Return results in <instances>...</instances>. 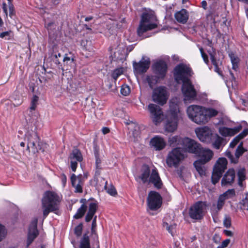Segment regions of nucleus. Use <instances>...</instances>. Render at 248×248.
<instances>
[{"label":"nucleus","instance_id":"33","mask_svg":"<svg viewBox=\"0 0 248 248\" xmlns=\"http://www.w3.org/2000/svg\"><path fill=\"white\" fill-rule=\"evenodd\" d=\"M204 110L205 116L207 119V123L211 118L216 116L218 113L217 110L213 108H206L204 107Z\"/></svg>","mask_w":248,"mask_h":248},{"label":"nucleus","instance_id":"15","mask_svg":"<svg viewBox=\"0 0 248 248\" xmlns=\"http://www.w3.org/2000/svg\"><path fill=\"white\" fill-rule=\"evenodd\" d=\"M201 144L197 142L195 140L189 138H183L182 144H181V149L184 152H188L195 154L199 149Z\"/></svg>","mask_w":248,"mask_h":248},{"label":"nucleus","instance_id":"24","mask_svg":"<svg viewBox=\"0 0 248 248\" xmlns=\"http://www.w3.org/2000/svg\"><path fill=\"white\" fill-rule=\"evenodd\" d=\"M149 145L155 150L160 151L165 147L166 143L163 138L160 136L156 135L151 139Z\"/></svg>","mask_w":248,"mask_h":248},{"label":"nucleus","instance_id":"56","mask_svg":"<svg viewBox=\"0 0 248 248\" xmlns=\"http://www.w3.org/2000/svg\"><path fill=\"white\" fill-rule=\"evenodd\" d=\"M230 239H226L224 241H223L222 242V245L223 247H226L230 243Z\"/></svg>","mask_w":248,"mask_h":248},{"label":"nucleus","instance_id":"25","mask_svg":"<svg viewBox=\"0 0 248 248\" xmlns=\"http://www.w3.org/2000/svg\"><path fill=\"white\" fill-rule=\"evenodd\" d=\"M241 125L233 128H228L225 126H220L218 128L219 134L223 137H232L239 133L242 129Z\"/></svg>","mask_w":248,"mask_h":248},{"label":"nucleus","instance_id":"13","mask_svg":"<svg viewBox=\"0 0 248 248\" xmlns=\"http://www.w3.org/2000/svg\"><path fill=\"white\" fill-rule=\"evenodd\" d=\"M235 195V191L233 189H228L221 194L217 200V204H213L211 208L212 214H217L224 206L226 200L233 197Z\"/></svg>","mask_w":248,"mask_h":248},{"label":"nucleus","instance_id":"12","mask_svg":"<svg viewBox=\"0 0 248 248\" xmlns=\"http://www.w3.org/2000/svg\"><path fill=\"white\" fill-rule=\"evenodd\" d=\"M181 91L185 101H193L197 97V92L190 80L183 82Z\"/></svg>","mask_w":248,"mask_h":248},{"label":"nucleus","instance_id":"46","mask_svg":"<svg viewBox=\"0 0 248 248\" xmlns=\"http://www.w3.org/2000/svg\"><path fill=\"white\" fill-rule=\"evenodd\" d=\"M130 90L129 86L127 85L122 86L121 89V93L124 96L128 95L130 93Z\"/></svg>","mask_w":248,"mask_h":248},{"label":"nucleus","instance_id":"31","mask_svg":"<svg viewBox=\"0 0 248 248\" xmlns=\"http://www.w3.org/2000/svg\"><path fill=\"white\" fill-rule=\"evenodd\" d=\"M39 138L36 133H32L30 137L28 138V145L27 148H35L36 143L38 141Z\"/></svg>","mask_w":248,"mask_h":248},{"label":"nucleus","instance_id":"22","mask_svg":"<svg viewBox=\"0 0 248 248\" xmlns=\"http://www.w3.org/2000/svg\"><path fill=\"white\" fill-rule=\"evenodd\" d=\"M71 182L72 186L75 188L76 193H82L84 185V180L81 174L78 176L72 174L71 176Z\"/></svg>","mask_w":248,"mask_h":248},{"label":"nucleus","instance_id":"53","mask_svg":"<svg viewBox=\"0 0 248 248\" xmlns=\"http://www.w3.org/2000/svg\"><path fill=\"white\" fill-rule=\"evenodd\" d=\"M102 131L103 134H106L109 132V129L107 127H104L102 129Z\"/></svg>","mask_w":248,"mask_h":248},{"label":"nucleus","instance_id":"37","mask_svg":"<svg viewBox=\"0 0 248 248\" xmlns=\"http://www.w3.org/2000/svg\"><path fill=\"white\" fill-rule=\"evenodd\" d=\"M229 57L232 63V68L235 71H237L238 68V63L239 62V59L238 57L235 55L233 53H230Z\"/></svg>","mask_w":248,"mask_h":248},{"label":"nucleus","instance_id":"7","mask_svg":"<svg viewBox=\"0 0 248 248\" xmlns=\"http://www.w3.org/2000/svg\"><path fill=\"white\" fill-rule=\"evenodd\" d=\"M185 157L180 147H175L169 153L166 158V163L170 167L177 168Z\"/></svg>","mask_w":248,"mask_h":248},{"label":"nucleus","instance_id":"5","mask_svg":"<svg viewBox=\"0 0 248 248\" xmlns=\"http://www.w3.org/2000/svg\"><path fill=\"white\" fill-rule=\"evenodd\" d=\"M188 117L194 123L204 124L207 123L205 116L204 107L198 105H191L187 108Z\"/></svg>","mask_w":248,"mask_h":248},{"label":"nucleus","instance_id":"50","mask_svg":"<svg viewBox=\"0 0 248 248\" xmlns=\"http://www.w3.org/2000/svg\"><path fill=\"white\" fill-rule=\"evenodd\" d=\"M9 16L11 18H12L15 15V10L14 9V5L12 2L9 3Z\"/></svg>","mask_w":248,"mask_h":248},{"label":"nucleus","instance_id":"23","mask_svg":"<svg viewBox=\"0 0 248 248\" xmlns=\"http://www.w3.org/2000/svg\"><path fill=\"white\" fill-rule=\"evenodd\" d=\"M150 64V61L149 58L145 59L142 57L139 62H133V68L134 70L138 74H142L147 71L149 69Z\"/></svg>","mask_w":248,"mask_h":248},{"label":"nucleus","instance_id":"17","mask_svg":"<svg viewBox=\"0 0 248 248\" xmlns=\"http://www.w3.org/2000/svg\"><path fill=\"white\" fill-rule=\"evenodd\" d=\"M148 108L153 123L155 125L160 123L163 120V114L160 107L154 104H150Z\"/></svg>","mask_w":248,"mask_h":248},{"label":"nucleus","instance_id":"14","mask_svg":"<svg viewBox=\"0 0 248 248\" xmlns=\"http://www.w3.org/2000/svg\"><path fill=\"white\" fill-rule=\"evenodd\" d=\"M162 197L157 192L150 191L147 198V205L151 210H156L160 207L162 204Z\"/></svg>","mask_w":248,"mask_h":248},{"label":"nucleus","instance_id":"26","mask_svg":"<svg viewBox=\"0 0 248 248\" xmlns=\"http://www.w3.org/2000/svg\"><path fill=\"white\" fill-rule=\"evenodd\" d=\"M235 177V172L233 169H230L225 173L221 180V185L226 186L231 185L234 182Z\"/></svg>","mask_w":248,"mask_h":248},{"label":"nucleus","instance_id":"51","mask_svg":"<svg viewBox=\"0 0 248 248\" xmlns=\"http://www.w3.org/2000/svg\"><path fill=\"white\" fill-rule=\"evenodd\" d=\"M11 32H12L10 31L2 32L0 33V37L1 38H5V39L9 40L10 39L9 37L10 36Z\"/></svg>","mask_w":248,"mask_h":248},{"label":"nucleus","instance_id":"6","mask_svg":"<svg viewBox=\"0 0 248 248\" xmlns=\"http://www.w3.org/2000/svg\"><path fill=\"white\" fill-rule=\"evenodd\" d=\"M193 74L191 68L184 63L177 65L174 69V78L175 80L179 83L190 80L189 78Z\"/></svg>","mask_w":248,"mask_h":248},{"label":"nucleus","instance_id":"64","mask_svg":"<svg viewBox=\"0 0 248 248\" xmlns=\"http://www.w3.org/2000/svg\"><path fill=\"white\" fill-rule=\"evenodd\" d=\"M93 18V16H90L86 17L85 19V20L86 21H89L91 20Z\"/></svg>","mask_w":248,"mask_h":248},{"label":"nucleus","instance_id":"30","mask_svg":"<svg viewBox=\"0 0 248 248\" xmlns=\"http://www.w3.org/2000/svg\"><path fill=\"white\" fill-rule=\"evenodd\" d=\"M183 140V138H181L178 136H175L170 138L168 142L170 146L172 147H180L181 148Z\"/></svg>","mask_w":248,"mask_h":248},{"label":"nucleus","instance_id":"63","mask_svg":"<svg viewBox=\"0 0 248 248\" xmlns=\"http://www.w3.org/2000/svg\"><path fill=\"white\" fill-rule=\"evenodd\" d=\"M60 0H52L53 4L54 5H57L59 3Z\"/></svg>","mask_w":248,"mask_h":248},{"label":"nucleus","instance_id":"43","mask_svg":"<svg viewBox=\"0 0 248 248\" xmlns=\"http://www.w3.org/2000/svg\"><path fill=\"white\" fill-rule=\"evenodd\" d=\"M163 227L166 229V230L170 233L171 235L173 236L174 233V230L175 229L176 225L175 224H172L169 225V224L167 222L163 223Z\"/></svg>","mask_w":248,"mask_h":248},{"label":"nucleus","instance_id":"11","mask_svg":"<svg viewBox=\"0 0 248 248\" xmlns=\"http://www.w3.org/2000/svg\"><path fill=\"white\" fill-rule=\"evenodd\" d=\"M169 96V93L166 87L159 86L153 91V101L161 106L166 103Z\"/></svg>","mask_w":248,"mask_h":248},{"label":"nucleus","instance_id":"8","mask_svg":"<svg viewBox=\"0 0 248 248\" xmlns=\"http://www.w3.org/2000/svg\"><path fill=\"white\" fill-rule=\"evenodd\" d=\"M208 204L206 201H198L192 205L189 210V217L194 220L202 219Z\"/></svg>","mask_w":248,"mask_h":248},{"label":"nucleus","instance_id":"40","mask_svg":"<svg viewBox=\"0 0 248 248\" xmlns=\"http://www.w3.org/2000/svg\"><path fill=\"white\" fill-rule=\"evenodd\" d=\"M238 184L241 186L242 181L245 179V170L244 168L240 169L238 171Z\"/></svg>","mask_w":248,"mask_h":248},{"label":"nucleus","instance_id":"20","mask_svg":"<svg viewBox=\"0 0 248 248\" xmlns=\"http://www.w3.org/2000/svg\"><path fill=\"white\" fill-rule=\"evenodd\" d=\"M37 222L38 219L37 218H34L32 220L29 225L27 241L28 247L31 244L39 234L37 228Z\"/></svg>","mask_w":248,"mask_h":248},{"label":"nucleus","instance_id":"52","mask_svg":"<svg viewBox=\"0 0 248 248\" xmlns=\"http://www.w3.org/2000/svg\"><path fill=\"white\" fill-rule=\"evenodd\" d=\"M225 155L230 160L231 163H233V160H235L234 156L232 154L231 152L226 151Z\"/></svg>","mask_w":248,"mask_h":248},{"label":"nucleus","instance_id":"49","mask_svg":"<svg viewBox=\"0 0 248 248\" xmlns=\"http://www.w3.org/2000/svg\"><path fill=\"white\" fill-rule=\"evenodd\" d=\"M200 51L204 62L205 63L208 64L209 62L208 56L204 52L203 49L202 47L200 48Z\"/></svg>","mask_w":248,"mask_h":248},{"label":"nucleus","instance_id":"34","mask_svg":"<svg viewBox=\"0 0 248 248\" xmlns=\"http://www.w3.org/2000/svg\"><path fill=\"white\" fill-rule=\"evenodd\" d=\"M101 180L105 183L104 189L107 193L112 196H116L117 192L114 186L112 185L108 186V182L103 178H101Z\"/></svg>","mask_w":248,"mask_h":248},{"label":"nucleus","instance_id":"42","mask_svg":"<svg viewBox=\"0 0 248 248\" xmlns=\"http://www.w3.org/2000/svg\"><path fill=\"white\" fill-rule=\"evenodd\" d=\"M12 101L15 107H17L22 103L23 100L20 96L16 95L12 97Z\"/></svg>","mask_w":248,"mask_h":248},{"label":"nucleus","instance_id":"18","mask_svg":"<svg viewBox=\"0 0 248 248\" xmlns=\"http://www.w3.org/2000/svg\"><path fill=\"white\" fill-rule=\"evenodd\" d=\"M68 158L70 162L71 168L73 171L75 172L78 162H81L83 160V156L80 151L77 148H75L70 154Z\"/></svg>","mask_w":248,"mask_h":248},{"label":"nucleus","instance_id":"36","mask_svg":"<svg viewBox=\"0 0 248 248\" xmlns=\"http://www.w3.org/2000/svg\"><path fill=\"white\" fill-rule=\"evenodd\" d=\"M87 205H81V206L78 209L76 213L74 216V218L75 219H79L81 218L85 214L86 211L88 207V204Z\"/></svg>","mask_w":248,"mask_h":248},{"label":"nucleus","instance_id":"47","mask_svg":"<svg viewBox=\"0 0 248 248\" xmlns=\"http://www.w3.org/2000/svg\"><path fill=\"white\" fill-rule=\"evenodd\" d=\"M6 231L5 227L0 224V241H1L5 236Z\"/></svg>","mask_w":248,"mask_h":248},{"label":"nucleus","instance_id":"10","mask_svg":"<svg viewBox=\"0 0 248 248\" xmlns=\"http://www.w3.org/2000/svg\"><path fill=\"white\" fill-rule=\"evenodd\" d=\"M227 160L224 157H221L218 159L214 167L212 175V181L214 184H216L218 182L221 177L223 173L227 168Z\"/></svg>","mask_w":248,"mask_h":248},{"label":"nucleus","instance_id":"1","mask_svg":"<svg viewBox=\"0 0 248 248\" xmlns=\"http://www.w3.org/2000/svg\"><path fill=\"white\" fill-rule=\"evenodd\" d=\"M61 198L56 193L47 191L44 194L42 200L43 217L45 218L50 212L58 214Z\"/></svg>","mask_w":248,"mask_h":248},{"label":"nucleus","instance_id":"4","mask_svg":"<svg viewBox=\"0 0 248 248\" xmlns=\"http://www.w3.org/2000/svg\"><path fill=\"white\" fill-rule=\"evenodd\" d=\"M170 120H168L166 124L165 129L168 132H172L177 129L178 121L182 118V113L177 104L170 103Z\"/></svg>","mask_w":248,"mask_h":248},{"label":"nucleus","instance_id":"28","mask_svg":"<svg viewBox=\"0 0 248 248\" xmlns=\"http://www.w3.org/2000/svg\"><path fill=\"white\" fill-rule=\"evenodd\" d=\"M174 17L177 22L185 24L188 19L189 15L188 12L186 9H182L175 13Z\"/></svg>","mask_w":248,"mask_h":248},{"label":"nucleus","instance_id":"3","mask_svg":"<svg viewBox=\"0 0 248 248\" xmlns=\"http://www.w3.org/2000/svg\"><path fill=\"white\" fill-rule=\"evenodd\" d=\"M139 178L144 184L147 182L153 184L157 189L161 188L163 185L157 169L154 168L151 171L149 166L146 165L142 166Z\"/></svg>","mask_w":248,"mask_h":248},{"label":"nucleus","instance_id":"57","mask_svg":"<svg viewBox=\"0 0 248 248\" xmlns=\"http://www.w3.org/2000/svg\"><path fill=\"white\" fill-rule=\"evenodd\" d=\"M62 181L63 184L64 185L66 183V176L64 174L62 175Z\"/></svg>","mask_w":248,"mask_h":248},{"label":"nucleus","instance_id":"48","mask_svg":"<svg viewBox=\"0 0 248 248\" xmlns=\"http://www.w3.org/2000/svg\"><path fill=\"white\" fill-rule=\"evenodd\" d=\"M211 59L212 63L215 66V71L216 72H217L218 74L221 75L220 72V70H219V68L217 67L216 61L214 56L212 55H211Z\"/></svg>","mask_w":248,"mask_h":248},{"label":"nucleus","instance_id":"9","mask_svg":"<svg viewBox=\"0 0 248 248\" xmlns=\"http://www.w3.org/2000/svg\"><path fill=\"white\" fill-rule=\"evenodd\" d=\"M88 205V210L85 220L86 222H89L93 219L91 228L92 233L94 235L96 239H98V236L96 232L97 216H94L98 208L97 203L96 202H91Z\"/></svg>","mask_w":248,"mask_h":248},{"label":"nucleus","instance_id":"39","mask_svg":"<svg viewBox=\"0 0 248 248\" xmlns=\"http://www.w3.org/2000/svg\"><path fill=\"white\" fill-rule=\"evenodd\" d=\"M124 72V68L123 67H120L115 69L112 73V77L113 78L116 80L118 78L123 74Z\"/></svg>","mask_w":248,"mask_h":248},{"label":"nucleus","instance_id":"35","mask_svg":"<svg viewBox=\"0 0 248 248\" xmlns=\"http://www.w3.org/2000/svg\"><path fill=\"white\" fill-rule=\"evenodd\" d=\"M202 162L197 160L194 162V165L197 171L198 172L200 175H203L205 174V170L204 168V164Z\"/></svg>","mask_w":248,"mask_h":248},{"label":"nucleus","instance_id":"16","mask_svg":"<svg viewBox=\"0 0 248 248\" xmlns=\"http://www.w3.org/2000/svg\"><path fill=\"white\" fill-rule=\"evenodd\" d=\"M195 133L200 141L206 143H210L214 134L210 128L207 126L197 128Z\"/></svg>","mask_w":248,"mask_h":248},{"label":"nucleus","instance_id":"32","mask_svg":"<svg viewBox=\"0 0 248 248\" xmlns=\"http://www.w3.org/2000/svg\"><path fill=\"white\" fill-rule=\"evenodd\" d=\"M246 151L243 147V142H241L238 146L235 152V160H233V163L236 164L238 162L239 158L244 154Z\"/></svg>","mask_w":248,"mask_h":248},{"label":"nucleus","instance_id":"55","mask_svg":"<svg viewBox=\"0 0 248 248\" xmlns=\"http://www.w3.org/2000/svg\"><path fill=\"white\" fill-rule=\"evenodd\" d=\"M91 202H93L91 201ZM80 202L82 203V205H87V203L91 202H87L85 199H81L80 200Z\"/></svg>","mask_w":248,"mask_h":248},{"label":"nucleus","instance_id":"2","mask_svg":"<svg viewBox=\"0 0 248 248\" xmlns=\"http://www.w3.org/2000/svg\"><path fill=\"white\" fill-rule=\"evenodd\" d=\"M158 22L153 11H146L142 14L139 27L137 29L138 35L144 38L147 36L144 33L157 27Z\"/></svg>","mask_w":248,"mask_h":248},{"label":"nucleus","instance_id":"27","mask_svg":"<svg viewBox=\"0 0 248 248\" xmlns=\"http://www.w3.org/2000/svg\"><path fill=\"white\" fill-rule=\"evenodd\" d=\"M211 143H212L213 147L217 150L222 148L226 144L224 138L221 137L217 134H214Z\"/></svg>","mask_w":248,"mask_h":248},{"label":"nucleus","instance_id":"44","mask_svg":"<svg viewBox=\"0 0 248 248\" xmlns=\"http://www.w3.org/2000/svg\"><path fill=\"white\" fill-rule=\"evenodd\" d=\"M223 225L226 228H230L231 226V218L230 217L227 215L224 216L223 220Z\"/></svg>","mask_w":248,"mask_h":248},{"label":"nucleus","instance_id":"58","mask_svg":"<svg viewBox=\"0 0 248 248\" xmlns=\"http://www.w3.org/2000/svg\"><path fill=\"white\" fill-rule=\"evenodd\" d=\"M202 7L206 10L207 9V2L205 0H202L201 2Z\"/></svg>","mask_w":248,"mask_h":248},{"label":"nucleus","instance_id":"54","mask_svg":"<svg viewBox=\"0 0 248 248\" xmlns=\"http://www.w3.org/2000/svg\"><path fill=\"white\" fill-rule=\"evenodd\" d=\"M95 158L96 168H98L99 167V165L101 163V160L97 155H95Z\"/></svg>","mask_w":248,"mask_h":248},{"label":"nucleus","instance_id":"60","mask_svg":"<svg viewBox=\"0 0 248 248\" xmlns=\"http://www.w3.org/2000/svg\"><path fill=\"white\" fill-rule=\"evenodd\" d=\"M70 58L67 56V55H65L63 59V61L64 62H68L70 61Z\"/></svg>","mask_w":248,"mask_h":248},{"label":"nucleus","instance_id":"61","mask_svg":"<svg viewBox=\"0 0 248 248\" xmlns=\"http://www.w3.org/2000/svg\"><path fill=\"white\" fill-rule=\"evenodd\" d=\"M230 74L231 76V78H232V81H235V78L234 77V76L233 75V74L232 73V71H230Z\"/></svg>","mask_w":248,"mask_h":248},{"label":"nucleus","instance_id":"21","mask_svg":"<svg viewBox=\"0 0 248 248\" xmlns=\"http://www.w3.org/2000/svg\"><path fill=\"white\" fill-rule=\"evenodd\" d=\"M195 153L199 158L198 160L202 162L203 163H206L210 161L213 157V152L209 148H203L201 145H200L199 149Z\"/></svg>","mask_w":248,"mask_h":248},{"label":"nucleus","instance_id":"41","mask_svg":"<svg viewBox=\"0 0 248 248\" xmlns=\"http://www.w3.org/2000/svg\"><path fill=\"white\" fill-rule=\"evenodd\" d=\"M38 101V97L34 95L33 96L31 103V106L30 107V112L34 110L37 107Z\"/></svg>","mask_w":248,"mask_h":248},{"label":"nucleus","instance_id":"45","mask_svg":"<svg viewBox=\"0 0 248 248\" xmlns=\"http://www.w3.org/2000/svg\"><path fill=\"white\" fill-rule=\"evenodd\" d=\"M83 229V225L82 223L79 224L78 226H77L74 230L75 234L77 236H79L81 235Z\"/></svg>","mask_w":248,"mask_h":248},{"label":"nucleus","instance_id":"62","mask_svg":"<svg viewBox=\"0 0 248 248\" xmlns=\"http://www.w3.org/2000/svg\"><path fill=\"white\" fill-rule=\"evenodd\" d=\"M53 62L57 64H59L60 63V62L59 61V60L57 59H56L55 57L53 58Z\"/></svg>","mask_w":248,"mask_h":248},{"label":"nucleus","instance_id":"59","mask_svg":"<svg viewBox=\"0 0 248 248\" xmlns=\"http://www.w3.org/2000/svg\"><path fill=\"white\" fill-rule=\"evenodd\" d=\"M224 233L227 235L229 236H232V232L231 231L228 230H225L224 231Z\"/></svg>","mask_w":248,"mask_h":248},{"label":"nucleus","instance_id":"19","mask_svg":"<svg viewBox=\"0 0 248 248\" xmlns=\"http://www.w3.org/2000/svg\"><path fill=\"white\" fill-rule=\"evenodd\" d=\"M152 68L158 78L163 79L165 78L167 71V65L165 62L162 60L156 62L153 65Z\"/></svg>","mask_w":248,"mask_h":248},{"label":"nucleus","instance_id":"38","mask_svg":"<svg viewBox=\"0 0 248 248\" xmlns=\"http://www.w3.org/2000/svg\"><path fill=\"white\" fill-rule=\"evenodd\" d=\"M159 79L156 75L155 76H147L146 78V80L151 88L157 82Z\"/></svg>","mask_w":248,"mask_h":248},{"label":"nucleus","instance_id":"29","mask_svg":"<svg viewBox=\"0 0 248 248\" xmlns=\"http://www.w3.org/2000/svg\"><path fill=\"white\" fill-rule=\"evenodd\" d=\"M248 135V129L245 128L238 135L236 136L230 143L231 148H234L240 141V140Z\"/></svg>","mask_w":248,"mask_h":248}]
</instances>
